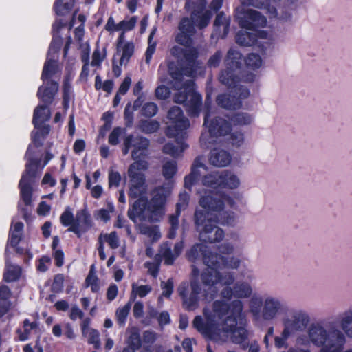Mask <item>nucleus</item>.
Here are the masks:
<instances>
[{
  "instance_id": "f257e3e1",
  "label": "nucleus",
  "mask_w": 352,
  "mask_h": 352,
  "mask_svg": "<svg viewBox=\"0 0 352 352\" xmlns=\"http://www.w3.org/2000/svg\"><path fill=\"white\" fill-rule=\"evenodd\" d=\"M204 322L202 317L197 316L193 326L201 333L216 342H225L230 338L232 342L241 344L243 349L248 346V331L240 322L244 317L243 302L239 299L230 302L217 300L212 302V309H204Z\"/></svg>"
},
{
  "instance_id": "f03ea898",
  "label": "nucleus",
  "mask_w": 352,
  "mask_h": 352,
  "mask_svg": "<svg viewBox=\"0 0 352 352\" xmlns=\"http://www.w3.org/2000/svg\"><path fill=\"white\" fill-rule=\"evenodd\" d=\"M130 187L129 196L133 199L138 198L131 208L127 212L129 218L136 223L137 219L141 221H158L164 214V206L168 197L171 193V187L163 185L156 188L153 197L147 202L144 199L147 194V185L145 176H129Z\"/></svg>"
},
{
  "instance_id": "7ed1b4c3",
  "label": "nucleus",
  "mask_w": 352,
  "mask_h": 352,
  "mask_svg": "<svg viewBox=\"0 0 352 352\" xmlns=\"http://www.w3.org/2000/svg\"><path fill=\"white\" fill-rule=\"evenodd\" d=\"M201 280L193 279L190 281V292H188L187 282L182 283L177 288L179 296L183 300V305L188 310H195L199 307L201 299L210 300L218 293L217 285H231L235 278L230 272L221 273L217 270L206 268L201 274Z\"/></svg>"
},
{
  "instance_id": "20e7f679",
  "label": "nucleus",
  "mask_w": 352,
  "mask_h": 352,
  "mask_svg": "<svg viewBox=\"0 0 352 352\" xmlns=\"http://www.w3.org/2000/svg\"><path fill=\"white\" fill-rule=\"evenodd\" d=\"M339 323L341 329L335 326L327 328L320 322L311 324L307 331L309 342L320 352H342L346 336L352 338V307L340 314Z\"/></svg>"
},
{
  "instance_id": "39448f33",
  "label": "nucleus",
  "mask_w": 352,
  "mask_h": 352,
  "mask_svg": "<svg viewBox=\"0 0 352 352\" xmlns=\"http://www.w3.org/2000/svg\"><path fill=\"white\" fill-rule=\"evenodd\" d=\"M173 87L178 90L174 96V102L185 104L191 116H197L201 110V96L194 91V82L191 79L184 80L182 73L173 72Z\"/></svg>"
},
{
  "instance_id": "423d86ee",
  "label": "nucleus",
  "mask_w": 352,
  "mask_h": 352,
  "mask_svg": "<svg viewBox=\"0 0 352 352\" xmlns=\"http://www.w3.org/2000/svg\"><path fill=\"white\" fill-rule=\"evenodd\" d=\"M248 307L249 311L256 320L265 321L275 319L280 314L285 313L287 307L279 297L266 295L263 298L258 294L251 296Z\"/></svg>"
},
{
  "instance_id": "0eeeda50",
  "label": "nucleus",
  "mask_w": 352,
  "mask_h": 352,
  "mask_svg": "<svg viewBox=\"0 0 352 352\" xmlns=\"http://www.w3.org/2000/svg\"><path fill=\"white\" fill-rule=\"evenodd\" d=\"M226 203L232 206L234 201L230 197L218 194L205 195L199 200V205L204 209L202 210L206 214H211L217 222H221L223 225L234 226V212L223 211Z\"/></svg>"
},
{
  "instance_id": "6e6552de",
  "label": "nucleus",
  "mask_w": 352,
  "mask_h": 352,
  "mask_svg": "<svg viewBox=\"0 0 352 352\" xmlns=\"http://www.w3.org/2000/svg\"><path fill=\"white\" fill-rule=\"evenodd\" d=\"M195 229L201 241L208 243H214L221 241L225 236L224 231L217 224L215 219L210 214L203 210H196L194 214Z\"/></svg>"
},
{
  "instance_id": "1a4fd4ad",
  "label": "nucleus",
  "mask_w": 352,
  "mask_h": 352,
  "mask_svg": "<svg viewBox=\"0 0 352 352\" xmlns=\"http://www.w3.org/2000/svg\"><path fill=\"white\" fill-rule=\"evenodd\" d=\"M210 101L206 100V113L204 126L208 128V133H204L200 137V144L202 147L208 148L213 142L212 137L225 136L231 131V125L228 121L221 117H214L210 120Z\"/></svg>"
},
{
  "instance_id": "9d476101",
  "label": "nucleus",
  "mask_w": 352,
  "mask_h": 352,
  "mask_svg": "<svg viewBox=\"0 0 352 352\" xmlns=\"http://www.w3.org/2000/svg\"><path fill=\"white\" fill-rule=\"evenodd\" d=\"M310 322V316L305 310L295 308L287 307L285 316L281 319L283 329L292 335L305 331Z\"/></svg>"
},
{
  "instance_id": "9b49d317",
  "label": "nucleus",
  "mask_w": 352,
  "mask_h": 352,
  "mask_svg": "<svg viewBox=\"0 0 352 352\" xmlns=\"http://www.w3.org/2000/svg\"><path fill=\"white\" fill-rule=\"evenodd\" d=\"M168 126L166 134L169 137H183L190 124L187 118L183 114L182 109L178 107H172L168 112Z\"/></svg>"
},
{
  "instance_id": "f8f14e48",
  "label": "nucleus",
  "mask_w": 352,
  "mask_h": 352,
  "mask_svg": "<svg viewBox=\"0 0 352 352\" xmlns=\"http://www.w3.org/2000/svg\"><path fill=\"white\" fill-rule=\"evenodd\" d=\"M240 10H242L243 8L237 9L236 17L242 28L252 30L265 25L266 19L259 12L248 9L241 12Z\"/></svg>"
},
{
  "instance_id": "ddd939ff",
  "label": "nucleus",
  "mask_w": 352,
  "mask_h": 352,
  "mask_svg": "<svg viewBox=\"0 0 352 352\" xmlns=\"http://www.w3.org/2000/svg\"><path fill=\"white\" fill-rule=\"evenodd\" d=\"M206 2L205 0H200L196 3L191 13L190 19L194 25L199 29L206 28L212 18V13L210 10H205Z\"/></svg>"
},
{
  "instance_id": "4468645a",
  "label": "nucleus",
  "mask_w": 352,
  "mask_h": 352,
  "mask_svg": "<svg viewBox=\"0 0 352 352\" xmlns=\"http://www.w3.org/2000/svg\"><path fill=\"white\" fill-rule=\"evenodd\" d=\"M91 226V215L86 209H83L77 212L74 223L67 230L74 232L80 238Z\"/></svg>"
},
{
  "instance_id": "2eb2a0df",
  "label": "nucleus",
  "mask_w": 352,
  "mask_h": 352,
  "mask_svg": "<svg viewBox=\"0 0 352 352\" xmlns=\"http://www.w3.org/2000/svg\"><path fill=\"white\" fill-rule=\"evenodd\" d=\"M179 32L175 37L177 43L184 45L190 46L192 43V36L195 33V28L191 19L188 17H184L179 24Z\"/></svg>"
},
{
  "instance_id": "dca6fc26",
  "label": "nucleus",
  "mask_w": 352,
  "mask_h": 352,
  "mask_svg": "<svg viewBox=\"0 0 352 352\" xmlns=\"http://www.w3.org/2000/svg\"><path fill=\"white\" fill-rule=\"evenodd\" d=\"M197 56L198 52L196 49H185L184 55L181 60L186 63L188 66L183 69L186 76H193L197 69L201 68V63L197 60Z\"/></svg>"
},
{
  "instance_id": "f3484780",
  "label": "nucleus",
  "mask_w": 352,
  "mask_h": 352,
  "mask_svg": "<svg viewBox=\"0 0 352 352\" xmlns=\"http://www.w3.org/2000/svg\"><path fill=\"white\" fill-rule=\"evenodd\" d=\"M129 139L133 148L131 156L133 160L144 158L147 155V150L149 146L148 139L141 137L129 135Z\"/></svg>"
},
{
  "instance_id": "a211bd4d",
  "label": "nucleus",
  "mask_w": 352,
  "mask_h": 352,
  "mask_svg": "<svg viewBox=\"0 0 352 352\" xmlns=\"http://www.w3.org/2000/svg\"><path fill=\"white\" fill-rule=\"evenodd\" d=\"M207 172V167L203 162V158H195L191 168V173L185 177V187L190 188L192 185Z\"/></svg>"
},
{
  "instance_id": "6ab92c4d",
  "label": "nucleus",
  "mask_w": 352,
  "mask_h": 352,
  "mask_svg": "<svg viewBox=\"0 0 352 352\" xmlns=\"http://www.w3.org/2000/svg\"><path fill=\"white\" fill-rule=\"evenodd\" d=\"M58 90V83L55 81L43 82V85L38 88L37 96L45 103L52 102Z\"/></svg>"
},
{
  "instance_id": "aec40b11",
  "label": "nucleus",
  "mask_w": 352,
  "mask_h": 352,
  "mask_svg": "<svg viewBox=\"0 0 352 352\" xmlns=\"http://www.w3.org/2000/svg\"><path fill=\"white\" fill-rule=\"evenodd\" d=\"M209 160L210 164L214 166L225 167L230 164L232 157L228 151L214 148L210 152Z\"/></svg>"
},
{
  "instance_id": "412c9836",
  "label": "nucleus",
  "mask_w": 352,
  "mask_h": 352,
  "mask_svg": "<svg viewBox=\"0 0 352 352\" xmlns=\"http://www.w3.org/2000/svg\"><path fill=\"white\" fill-rule=\"evenodd\" d=\"M230 18L226 17L223 12L217 14L214 21V31L222 38H225L229 32Z\"/></svg>"
},
{
  "instance_id": "4be33fe9",
  "label": "nucleus",
  "mask_w": 352,
  "mask_h": 352,
  "mask_svg": "<svg viewBox=\"0 0 352 352\" xmlns=\"http://www.w3.org/2000/svg\"><path fill=\"white\" fill-rule=\"evenodd\" d=\"M217 104L226 109H232L239 108L241 102L236 98V96H231L230 94H219L217 97Z\"/></svg>"
},
{
  "instance_id": "5701e85b",
  "label": "nucleus",
  "mask_w": 352,
  "mask_h": 352,
  "mask_svg": "<svg viewBox=\"0 0 352 352\" xmlns=\"http://www.w3.org/2000/svg\"><path fill=\"white\" fill-rule=\"evenodd\" d=\"M222 188L229 189L237 188L240 185V179L237 175L228 170L221 171Z\"/></svg>"
},
{
  "instance_id": "b1692460",
  "label": "nucleus",
  "mask_w": 352,
  "mask_h": 352,
  "mask_svg": "<svg viewBox=\"0 0 352 352\" xmlns=\"http://www.w3.org/2000/svg\"><path fill=\"white\" fill-rule=\"evenodd\" d=\"M59 72L60 68L58 67V62L48 58L44 65L41 78L43 82L52 81L50 78Z\"/></svg>"
},
{
  "instance_id": "393cba45",
  "label": "nucleus",
  "mask_w": 352,
  "mask_h": 352,
  "mask_svg": "<svg viewBox=\"0 0 352 352\" xmlns=\"http://www.w3.org/2000/svg\"><path fill=\"white\" fill-rule=\"evenodd\" d=\"M241 54L234 49H230L225 59V65L228 69L236 70L241 64Z\"/></svg>"
},
{
  "instance_id": "a878e982",
  "label": "nucleus",
  "mask_w": 352,
  "mask_h": 352,
  "mask_svg": "<svg viewBox=\"0 0 352 352\" xmlns=\"http://www.w3.org/2000/svg\"><path fill=\"white\" fill-rule=\"evenodd\" d=\"M50 118V111L47 106H38L34 112L33 124L36 128H38L45 122Z\"/></svg>"
},
{
  "instance_id": "bb28decb",
  "label": "nucleus",
  "mask_w": 352,
  "mask_h": 352,
  "mask_svg": "<svg viewBox=\"0 0 352 352\" xmlns=\"http://www.w3.org/2000/svg\"><path fill=\"white\" fill-rule=\"evenodd\" d=\"M203 262L210 269L222 268L223 256L217 253H213L208 249L206 254L204 255Z\"/></svg>"
},
{
  "instance_id": "cd10ccee",
  "label": "nucleus",
  "mask_w": 352,
  "mask_h": 352,
  "mask_svg": "<svg viewBox=\"0 0 352 352\" xmlns=\"http://www.w3.org/2000/svg\"><path fill=\"white\" fill-rule=\"evenodd\" d=\"M219 80L221 83L228 87H233L239 82V78L236 75L235 70L228 69V68L221 71Z\"/></svg>"
},
{
  "instance_id": "c85d7f7f",
  "label": "nucleus",
  "mask_w": 352,
  "mask_h": 352,
  "mask_svg": "<svg viewBox=\"0 0 352 352\" xmlns=\"http://www.w3.org/2000/svg\"><path fill=\"white\" fill-rule=\"evenodd\" d=\"M32 182H25V177H21L19 187L21 190V197L26 206H30L32 203V189L31 186Z\"/></svg>"
},
{
  "instance_id": "c756f323",
  "label": "nucleus",
  "mask_w": 352,
  "mask_h": 352,
  "mask_svg": "<svg viewBox=\"0 0 352 352\" xmlns=\"http://www.w3.org/2000/svg\"><path fill=\"white\" fill-rule=\"evenodd\" d=\"M236 41L241 46H251L256 41V36L255 33L241 30L236 36Z\"/></svg>"
},
{
  "instance_id": "7c9ffc66",
  "label": "nucleus",
  "mask_w": 352,
  "mask_h": 352,
  "mask_svg": "<svg viewBox=\"0 0 352 352\" xmlns=\"http://www.w3.org/2000/svg\"><path fill=\"white\" fill-rule=\"evenodd\" d=\"M208 250V248L206 245L201 243H196L186 253V255L188 260L192 262H195L201 257L204 260V255L206 254Z\"/></svg>"
},
{
  "instance_id": "2f4dec72",
  "label": "nucleus",
  "mask_w": 352,
  "mask_h": 352,
  "mask_svg": "<svg viewBox=\"0 0 352 352\" xmlns=\"http://www.w3.org/2000/svg\"><path fill=\"white\" fill-rule=\"evenodd\" d=\"M135 162L129 166L128 169L129 176H145L141 170H146L148 167V164L145 160L141 158L134 160Z\"/></svg>"
},
{
  "instance_id": "473e14b6",
  "label": "nucleus",
  "mask_w": 352,
  "mask_h": 352,
  "mask_svg": "<svg viewBox=\"0 0 352 352\" xmlns=\"http://www.w3.org/2000/svg\"><path fill=\"white\" fill-rule=\"evenodd\" d=\"M252 287L247 282H237L234 284V296L239 298H247L252 296Z\"/></svg>"
},
{
  "instance_id": "72a5a7b5",
  "label": "nucleus",
  "mask_w": 352,
  "mask_h": 352,
  "mask_svg": "<svg viewBox=\"0 0 352 352\" xmlns=\"http://www.w3.org/2000/svg\"><path fill=\"white\" fill-rule=\"evenodd\" d=\"M221 171H214L202 178V184L208 187L217 188L221 186Z\"/></svg>"
},
{
  "instance_id": "f704fd0d",
  "label": "nucleus",
  "mask_w": 352,
  "mask_h": 352,
  "mask_svg": "<svg viewBox=\"0 0 352 352\" xmlns=\"http://www.w3.org/2000/svg\"><path fill=\"white\" fill-rule=\"evenodd\" d=\"M188 146L184 143L177 142L176 144L167 143L163 147V152L173 157H178Z\"/></svg>"
},
{
  "instance_id": "c9c22d12",
  "label": "nucleus",
  "mask_w": 352,
  "mask_h": 352,
  "mask_svg": "<svg viewBox=\"0 0 352 352\" xmlns=\"http://www.w3.org/2000/svg\"><path fill=\"white\" fill-rule=\"evenodd\" d=\"M21 274V268L17 265H13L6 261V268L3 278L6 282H12L17 280Z\"/></svg>"
},
{
  "instance_id": "e433bc0d",
  "label": "nucleus",
  "mask_w": 352,
  "mask_h": 352,
  "mask_svg": "<svg viewBox=\"0 0 352 352\" xmlns=\"http://www.w3.org/2000/svg\"><path fill=\"white\" fill-rule=\"evenodd\" d=\"M39 162L36 160L31 159L26 164L25 171L22 177H25V182H32L33 179L36 175V170Z\"/></svg>"
},
{
  "instance_id": "4c0bfd02",
  "label": "nucleus",
  "mask_w": 352,
  "mask_h": 352,
  "mask_svg": "<svg viewBox=\"0 0 352 352\" xmlns=\"http://www.w3.org/2000/svg\"><path fill=\"white\" fill-rule=\"evenodd\" d=\"M74 0H57L54 4V9L57 14L65 15L73 8Z\"/></svg>"
},
{
  "instance_id": "58836bf2",
  "label": "nucleus",
  "mask_w": 352,
  "mask_h": 352,
  "mask_svg": "<svg viewBox=\"0 0 352 352\" xmlns=\"http://www.w3.org/2000/svg\"><path fill=\"white\" fill-rule=\"evenodd\" d=\"M100 241L103 245L104 242L107 243L112 249H116L120 245L119 238L116 232L109 234H101L98 237V243H100Z\"/></svg>"
},
{
  "instance_id": "ea45409f",
  "label": "nucleus",
  "mask_w": 352,
  "mask_h": 352,
  "mask_svg": "<svg viewBox=\"0 0 352 352\" xmlns=\"http://www.w3.org/2000/svg\"><path fill=\"white\" fill-rule=\"evenodd\" d=\"M160 128V123L154 120H142L139 122V129L145 133H152Z\"/></svg>"
},
{
  "instance_id": "a19ab883",
  "label": "nucleus",
  "mask_w": 352,
  "mask_h": 352,
  "mask_svg": "<svg viewBox=\"0 0 352 352\" xmlns=\"http://www.w3.org/2000/svg\"><path fill=\"white\" fill-rule=\"evenodd\" d=\"M230 120L235 125L243 126L250 124L253 121V118L247 113L241 112L234 114Z\"/></svg>"
},
{
  "instance_id": "79ce46f5",
  "label": "nucleus",
  "mask_w": 352,
  "mask_h": 352,
  "mask_svg": "<svg viewBox=\"0 0 352 352\" xmlns=\"http://www.w3.org/2000/svg\"><path fill=\"white\" fill-rule=\"evenodd\" d=\"M139 230L142 234L146 235L152 238L154 241H157L161 237V234L157 226L140 224L139 225Z\"/></svg>"
},
{
  "instance_id": "37998d69",
  "label": "nucleus",
  "mask_w": 352,
  "mask_h": 352,
  "mask_svg": "<svg viewBox=\"0 0 352 352\" xmlns=\"http://www.w3.org/2000/svg\"><path fill=\"white\" fill-rule=\"evenodd\" d=\"M181 212L175 210V213L170 214L168 217V222L170 228L168 234L169 239H174L177 235V230L179 228V217Z\"/></svg>"
},
{
  "instance_id": "c03bdc74",
  "label": "nucleus",
  "mask_w": 352,
  "mask_h": 352,
  "mask_svg": "<svg viewBox=\"0 0 352 352\" xmlns=\"http://www.w3.org/2000/svg\"><path fill=\"white\" fill-rule=\"evenodd\" d=\"M134 52V45L132 43H126L122 47V54L120 58V65H126Z\"/></svg>"
},
{
  "instance_id": "a18cd8bd",
  "label": "nucleus",
  "mask_w": 352,
  "mask_h": 352,
  "mask_svg": "<svg viewBox=\"0 0 352 352\" xmlns=\"http://www.w3.org/2000/svg\"><path fill=\"white\" fill-rule=\"evenodd\" d=\"M129 336L127 340L129 346L138 349L141 346V339L139 331L136 327H132L129 330Z\"/></svg>"
},
{
  "instance_id": "49530a36",
  "label": "nucleus",
  "mask_w": 352,
  "mask_h": 352,
  "mask_svg": "<svg viewBox=\"0 0 352 352\" xmlns=\"http://www.w3.org/2000/svg\"><path fill=\"white\" fill-rule=\"evenodd\" d=\"M131 308V302H128L122 307H120L116 310V316L118 323L123 326L126 320V318Z\"/></svg>"
},
{
  "instance_id": "de8ad7c7",
  "label": "nucleus",
  "mask_w": 352,
  "mask_h": 352,
  "mask_svg": "<svg viewBox=\"0 0 352 352\" xmlns=\"http://www.w3.org/2000/svg\"><path fill=\"white\" fill-rule=\"evenodd\" d=\"M177 172V163L174 160H168L162 166V175L166 179L172 178Z\"/></svg>"
},
{
  "instance_id": "09e8293b",
  "label": "nucleus",
  "mask_w": 352,
  "mask_h": 352,
  "mask_svg": "<svg viewBox=\"0 0 352 352\" xmlns=\"http://www.w3.org/2000/svg\"><path fill=\"white\" fill-rule=\"evenodd\" d=\"M38 327L37 322H30L28 319H25L23 321V332H21V330H18L17 332L19 333L20 340L24 341L27 340L29 337V335L32 330L36 329Z\"/></svg>"
},
{
  "instance_id": "8fccbe9b",
  "label": "nucleus",
  "mask_w": 352,
  "mask_h": 352,
  "mask_svg": "<svg viewBox=\"0 0 352 352\" xmlns=\"http://www.w3.org/2000/svg\"><path fill=\"white\" fill-rule=\"evenodd\" d=\"M245 64L247 67L254 70L261 67L262 64V60L258 54L252 53L250 54L247 56L245 59Z\"/></svg>"
},
{
  "instance_id": "3c124183",
  "label": "nucleus",
  "mask_w": 352,
  "mask_h": 352,
  "mask_svg": "<svg viewBox=\"0 0 352 352\" xmlns=\"http://www.w3.org/2000/svg\"><path fill=\"white\" fill-rule=\"evenodd\" d=\"M241 264V260L235 256H223L222 268L237 269Z\"/></svg>"
},
{
  "instance_id": "603ef678",
  "label": "nucleus",
  "mask_w": 352,
  "mask_h": 352,
  "mask_svg": "<svg viewBox=\"0 0 352 352\" xmlns=\"http://www.w3.org/2000/svg\"><path fill=\"white\" fill-rule=\"evenodd\" d=\"M114 211V207L112 204L108 203L107 208H102L98 210L96 213V217L104 222L110 219V213Z\"/></svg>"
},
{
  "instance_id": "864d4df0",
  "label": "nucleus",
  "mask_w": 352,
  "mask_h": 352,
  "mask_svg": "<svg viewBox=\"0 0 352 352\" xmlns=\"http://www.w3.org/2000/svg\"><path fill=\"white\" fill-rule=\"evenodd\" d=\"M151 291V287L146 285H138L136 283L132 284V295L139 296L142 298L146 296Z\"/></svg>"
},
{
  "instance_id": "5fc2aeb1",
  "label": "nucleus",
  "mask_w": 352,
  "mask_h": 352,
  "mask_svg": "<svg viewBox=\"0 0 352 352\" xmlns=\"http://www.w3.org/2000/svg\"><path fill=\"white\" fill-rule=\"evenodd\" d=\"M158 111L157 105L154 102H147L142 108L141 113L145 117H153Z\"/></svg>"
},
{
  "instance_id": "6e6d98bb",
  "label": "nucleus",
  "mask_w": 352,
  "mask_h": 352,
  "mask_svg": "<svg viewBox=\"0 0 352 352\" xmlns=\"http://www.w3.org/2000/svg\"><path fill=\"white\" fill-rule=\"evenodd\" d=\"M137 21V16H132L129 19V20H123L118 23L117 29L119 30V31L122 30L123 32L131 30L134 28Z\"/></svg>"
},
{
  "instance_id": "4d7b16f0",
  "label": "nucleus",
  "mask_w": 352,
  "mask_h": 352,
  "mask_svg": "<svg viewBox=\"0 0 352 352\" xmlns=\"http://www.w3.org/2000/svg\"><path fill=\"white\" fill-rule=\"evenodd\" d=\"M86 333L88 335L89 343L94 344L95 349H99L100 347V342L98 331L94 329H88Z\"/></svg>"
},
{
  "instance_id": "13d9d810",
  "label": "nucleus",
  "mask_w": 352,
  "mask_h": 352,
  "mask_svg": "<svg viewBox=\"0 0 352 352\" xmlns=\"http://www.w3.org/2000/svg\"><path fill=\"white\" fill-rule=\"evenodd\" d=\"M290 336H292V334L283 329L280 336H276L274 338L275 346L277 348L287 347V340Z\"/></svg>"
},
{
  "instance_id": "bf43d9fd",
  "label": "nucleus",
  "mask_w": 352,
  "mask_h": 352,
  "mask_svg": "<svg viewBox=\"0 0 352 352\" xmlns=\"http://www.w3.org/2000/svg\"><path fill=\"white\" fill-rule=\"evenodd\" d=\"M161 254L165 260V263L167 265L173 264L174 260L176 258L175 254L172 252L170 248L167 245L162 248Z\"/></svg>"
},
{
  "instance_id": "052dcab7",
  "label": "nucleus",
  "mask_w": 352,
  "mask_h": 352,
  "mask_svg": "<svg viewBox=\"0 0 352 352\" xmlns=\"http://www.w3.org/2000/svg\"><path fill=\"white\" fill-rule=\"evenodd\" d=\"M189 202V195L186 192H182L179 195V200L177 204H176V210L177 211L181 212L182 210H184L187 208Z\"/></svg>"
},
{
  "instance_id": "680f3d73",
  "label": "nucleus",
  "mask_w": 352,
  "mask_h": 352,
  "mask_svg": "<svg viewBox=\"0 0 352 352\" xmlns=\"http://www.w3.org/2000/svg\"><path fill=\"white\" fill-rule=\"evenodd\" d=\"M74 220L73 213L69 208H67L60 217V221L64 226H72Z\"/></svg>"
},
{
  "instance_id": "e2e57ef3",
  "label": "nucleus",
  "mask_w": 352,
  "mask_h": 352,
  "mask_svg": "<svg viewBox=\"0 0 352 352\" xmlns=\"http://www.w3.org/2000/svg\"><path fill=\"white\" fill-rule=\"evenodd\" d=\"M232 88L234 90L232 91V92L234 94V96H236V98H238L239 101L240 99L248 98L250 94L248 89L241 85L236 84Z\"/></svg>"
},
{
  "instance_id": "0e129e2a",
  "label": "nucleus",
  "mask_w": 352,
  "mask_h": 352,
  "mask_svg": "<svg viewBox=\"0 0 352 352\" xmlns=\"http://www.w3.org/2000/svg\"><path fill=\"white\" fill-rule=\"evenodd\" d=\"M64 276L61 274H56L54 276L52 285V289L54 292L58 293L62 291L63 288Z\"/></svg>"
},
{
  "instance_id": "69168bd1",
  "label": "nucleus",
  "mask_w": 352,
  "mask_h": 352,
  "mask_svg": "<svg viewBox=\"0 0 352 352\" xmlns=\"http://www.w3.org/2000/svg\"><path fill=\"white\" fill-rule=\"evenodd\" d=\"M170 91L165 85H160L155 89V96L160 100H165L170 96Z\"/></svg>"
},
{
  "instance_id": "338daca9",
  "label": "nucleus",
  "mask_w": 352,
  "mask_h": 352,
  "mask_svg": "<svg viewBox=\"0 0 352 352\" xmlns=\"http://www.w3.org/2000/svg\"><path fill=\"white\" fill-rule=\"evenodd\" d=\"M121 181V176L117 171L111 170L109 173V186L118 187Z\"/></svg>"
},
{
  "instance_id": "774afa93",
  "label": "nucleus",
  "mask_w": 352,
  "mask_h": 352,
  "mask_svg": "<svg viewBox=\"0 0 352 352\" xmlns=\"http://www.w3.org/2000/svg\"><path fill=\"white\" fill-rule=\"evenodd\" d=\"M230 142L232 146L239 147L244 142L243 134L240 132L232 133L230 135Z\"/></svg>"
}]
</instances>
